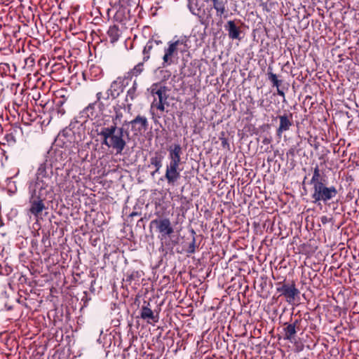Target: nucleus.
Wrapping results in <instances>:
<instances>
[{
	"instance_id": "7ed1b4c3",
	"label": "nucleus",
	"mask_w": 359,
	"mask_h": 359,
	"mask_svg": "<svg viewBox=\"0 0 359 359\" xmlns=\"http://www.w3.org/2000/svg\"><path fill=\"white\" fill-rule=\"evenodd\" d=\"M190 40L187 36H175L163 49L162 67H166L178 62L179 55L189 53Z\"/></svg>"
},
{
	"instance_id": "72a5a7b5",
	"label": "nucleus",
	"mask_w": 359,
	"mask_h": 359,
	"mask_svg": "<svg viewBox=\"0 0 359 359\" xmlns=\"http://www.w3.org/2000/svg\"><path fill=\"white\" fill-rule=\"evenodd\" d=\"M189 9H190V11H192V10H193V8H191V7L189 6Z\"/></svg>"
},
{
	"instance_id": "bb28decb",
	"label": "nucleus",
	"mask_w": 359,
	"mask_h": 359,
	"mask_svg": "<svg viewBox=\"0 0 359 359\" xmlns=\"http://www.w3.org/2000/svg\"><path fill=\"white\" fill-rule=\"evenodd\" d=\"M136 97V83H135L127 92L126 100L130 98V100H133Z\"/></svg>"
},
{
	"instance_id": "aec40b11",
	"label": "nucleus",
	"mask_w": 359,
	"mask_h": 359,
	"mask_svg": "<svg viewBox=\"0 0 359 359\" xmlns=\"http://www.w3.org/2000/svg\"><path fill=\"white\" fill-rule=\"evenodd\" d=\"M109 97L107 95V97H104L102 92H98L96 94V100L93 102L102 114H104L107 107L109 105Z\"/></svg>"
},
{
	"instance_id": "a878e982",
	"label": "nucleus",
	"mask_w": 359,
	"mask_h": 359,
	"mask_svg": "<svg viewBox=\"0 0 359 359\" xmlns=\"http://www.w3.org/2000/svg\"><path fill=\"white\" fill-rule=\"evenodd\" d=\"M65 102V100H59L55 105V108L53 110V113H57L58 117L62 116L65 113V109L62 107Z\"/></svg>"
},
{
	"instance_id": "a211bd4d",
	"label": "nucleus",
	"mask_w": 359,
	"mask_h": 359,
	"mask_svg": "<svg viewBox=\"0 0 359 359\" xmlns=\"http://www.w3.org/2000/svg\"><path fill=\"white\" fill-rule=\"evenodd\" d=\"M160 44H162V41L160 39H155L154 37L151 38L147 41L142 51L144 55L143 62H146L150 58V53L154 46H158Z\"/></svg>"
},
{
	"instance_id": "9d476101",
	"label": "nucleus",
	"mask_w": 359,
	"mask_h": 359,
	"mask_svg": "<svg viewBox=\"0 0 359 359\" xmlns=\"http://www.w3.org/2000/svg\"><path fill=\"white\" fill-rule=\"evenodd\" d=\"M102 117L103 114L93 103L89 104L80 113V118H83V121L90 119L98 122Z\"/></svg>"
},
{
	"instance_id": "20e7f679",
	"label": "nucleus",
	"mask_w": 359,
	"mask_h": 359,
	"mask_svg": "<svg viewBox=\"0 0 359 359\" xmlns=\"http://www.w3.org/2000/svg\"><path fill=\"white\" fill-rule=\"evenodd\" d=\"M99 135L102 138V144L112 149L116 154H122L126 146L124 139L123 128L115 126L102 128Z\"/></svg>"
},
{
	"instance_id": "b1692460",
	"label": "nucleus",
	"mask_w": 359,
	"mask_h": 359,
	"mask_svg": "<svg viewBox=\"0 0 359 359\" xmlns=\"http://www.w3.org/2000/svg\"><path fill=\"white\" fill-rule=\"evenodd\" d=\"M120 35V31L117 26L114 25L109 27L107 31V36L111 43L116 42L119 39Z\"/></svg>"
},
{
	"instance_id": "412c9836",
	"label": "nucleus",
	"mask_w": 359,
	"mask_h": 359,
	"mask_svg": "<svg viewBox=\"0 0 359 359\" xmlns=\"http://www.w3.org/2000/svg\"><path fill=\"white\" fill-rule=\"evenodd\" d=\"M213 8L216 10L217 16L222 17L226 13L228 0H212Z\"/></svg>"
},
{
	"instance_id": "6ab92c4d",
	"label": "nucleus",
	"mask_w": 359,
	"mask_h": 359,
	"mask_svg": "<svg viewBox=\"0 0 359 359\" xmlns=\"http://www.w3.org/2000/svg\"><path fill=\"white\" fill-rule=\"evenodd\" d=\"M225 29L228 32L229 37L231 39H240L241 30L233 20H229L225 25Z\"/></svg>"
},
{
	"instance_id": "5701e85b",
	"label": "nucleus",
	"mask_w": 359,
	"mask_h": 359,
	"mask_svg": "<svg viewBox=\"0 0 359 359\" xmlns=\"http://www.w3.org/2000/svg\"><path fill=\"white\" fill-rule=\"evenodd\" d=\"M163 156L161 151H156L154 154L150 158V164L156 168V172H159L162 167V162Z\"/></svg>"
},
{
	"instance_id": "c756f323",
	"label": "nucleus",
	"mask_w": 359,
	"mask_h": 359,
	"mask_svg": "<svg viewBox=\"0 0 359 359\" xmlns=\"http://www.w3.org/2000/svg\"><path fill=\"white\" fill-rule=\"evenodd\" d=\"M330 219L326 216H323L320 218V221L323 224H326L329 222Z\"/></svg>"
},
{
	"instance_id": "7c9ffc66",
	"label": "nucleus",
	"mask_w": 359,
	"mask_h": 359,
	"mask_svg": "<svg viewBox=\"0 0 359 359\" xmlns=\"http://www.w3.org/2000/svg\"><path fill=\"white\" fill-rule=\"evenodd\" d=\"M166 73L168 74L167 79H168L170 77V74L168 72H166ZM164 78H165V79H166L165 76H164Z\"/></svg>"
},
{
	"instance_id": "9b49d317",
	"label": "nucleus",
	"mask_w": 359,
	"mask_h": 359,
	"mask_svg": "<svg viewBox=\"0 0 359 359\" xmlns=\"http://www.w3.org/2000/svg\"><path fill=\"white\" fill-rule=\"evenodd\" d=\"M181 163L169 162L166 165L165 177L170 184H174L180 177L181 169L180 165Z\"/></svg>"
},
{
	"instance_id": "393cba45",
	"label": "nucleus",
	"mask_w": 359,
	"mask_h": 359,
	"mask_svg": "<svg viewBox=\"0 0 359 359\" xmlns=\"http://www.w3.org/2000/svg\"><path fill=\"white\" fill-rule=\"evenodd\" d=\"M144 70V64L143 62H140L137 65H135L132 69L128 71L126 73V77L127 79H132L133 77H136L139 76Z\"/></svg>"
},
{
	"instance_id": "4468645a",
	"label": "nucleus",
	"mask_w": 359,
	"mask_h": 359,
	"mask_svg": "<svg viewBox=\"0 0 359 359\" xmlns=\"http://www.w3.org/2000/svg\"><path fill=\"white\" fill-rule=\"evenodd\" d=\"M169 162L181 163L182 147L179 144L170 146L168 149Z\"/></svg>"
},
{
	"instance_id": "dca6fc26",
	"label": "nucleus",
	"mask_w": 359,
	"mask_h": 359,
	"mask_svg": "<svg viewBox=\"0 0 359 359\" xmlns=\"http://www.w3.org/2000/svg\"><path fill=\"white\" fill-rule=\"evenodd\" d=\"M278 118L280 120V125L276 130V133L277 135L280 137L283 132L288 130L292 126V114H290V115L284 114L279 116Z\"/></svg>"
},
{
	"instance_id": "473e14b6",
	"label": "nucleus",
	"mask_w": 359,
	"mask_h": 359,
	"mask_svg": "<svg viewBox=\"0 0 359 359\" xmlns=\"http://www.w3.org/2000/svg\"><path fill=\"white\" fill-rule=\"evenodd\" d=\"M225 143H226V141L224 140L222 141V144H224Z\"/></svg>"
},
{
	"instance_id": "1a4fd4ad",
	"label": "nucleus",
	"mask_w": 359,
	"mask_h": 359,
	"mask_svg": "<svg viewBox=\"0 0 359 359\" xmlns=\"http://www.w3.org/2000/svg\"><path fill=\"white\" fill-rule=\"evenodd\" d=\"M126 125H130L131 131L134 135H142L149 127V122L146 116L137 115L130 121H126Z\"/></svg>"
},
{
	"instance_id": "423d86ee",
	"label": "nucleus",
	"mask_w": 359,
	"mask_h": 359,
	"mask_svg": "<svg viewBox=\"0 0 359 359\" xmlns=\"http://www.w3.org/2000/svg\"><path fill=\"white\" fill-rule=\"evenodd\" d=\"M150 89L151 94L154 97L151 107V109L156 108L162 114L165 109V106H168V88L161 84L154 83Z\"/></svg>"
},
{
	"instance_id": "2eb2a0df",
	"label": "nucleus",
	"mask_w": 359,
	"mask_h": 359,
	"mask_svg": "<svg viewBox=\"0 0 359 359\" xmlns=\"http://www.w3.org/2000/svg\"><path fill=\"white\" fill-rule=\"evenodd\" d=\"M143 276L144 272L142 271H132L126 273L125 281L133 287L136 288L137 286L140 285V279Z\"/></svg>"
},
{
	"instance_id": "ddd939ff",
	"label": "nucleus",
	"mask_w": 359,
	"mask_h": 359,
	"mask_svg": "<svg viewBox=\"0 0 359 359\" xmlns=\"http://www.w3.org/2000/svg\"><path fill=\"white\" fill-rule=\"evenodd\" d=\"M124 79L121 77L117 78L114 81L107 90V94L108 97H111L113 99L116 98L123 91L124 89Z\"/></svg>"
},
{
	"instance_id": "4be33fe9",
	"label": "nucleus",
	"mask_w": 359,
	"mask_h": 359,
	"mask_svg": "<svg viewBox=\"0 0 359 359\" xmlns=\"http://www.w3.org/2000/svg\"><path fill=\"white\" fill-rule=\"evenodd\" d=\"M269 80L272 83L273 87L277 88V93L278 95L285 97V93L280 89V86L282 83V81L278 79V76L276 74L272 72H268L267 73Z\"/></svg>"
},
{
	"instance_id": "6e6552de",
	"label": "nucleus",
	"mask_w": 359,
	"mask_h": 359,
	"mask_svg": "<svg viewBox=\"0 0 359 359\" xmlns=\"http://www.w3.org/2000/svg\"><path fill=\"white\" fill-rule=\"evenodd\" d=\"M278 285V287H277L276 290L280 293V295L283 296L286 302L290 304H294L296 297L299 294V291L296 287L295 284L294 283L291 284L279 283Z\"/></svg>"
},
{
	"instance_id": "f8f14e48",
	"label": "nucleus",
	"mask_w": 359,
	"mask_h": 359,
	"mask_svg": "<svg viewBox=\"0 0 359 359\" xmlns=\"http://www.w3.org/2000/svg\"><path fill=\"white\" fill-rule=\"evenodd\" d=\"M300 320H295L292 323H285L283 330V339L293 342L299 330V325Z\"/></svg>"
},
{
	"instance_id": "0eeeda50",
	"label": "nucleus",
	"mask_w": 359,
	"mask_h": 359,
	"mask_svg": "<svg viewBox=\"0 0 359 359\" xmlns=\"http://www.w3.org/2000/svg\"><path fill=\"white\" fill-rule=\"evenodd\" d=\"M150 224L155 225L161 240L170 238L174 233V228L169 218L156 219L152 220Z\"/></svg>"
},
{
	"instance_id": "cd10ccee",
	"label": "nucleus",
	"mask_w": 359,
	"mask_h": 359,
	"mask_svg": "<svg viewBox=\"0 0 359 359\" xmlns=\"http://www.w3.org/2000/svg\"><path fill=\"white\" fill-rule=\"evenodd\" d=\"M122 118V113L121 111H116L115 116L113 118V125L117 126L118 121H120Z\"/></svg>"
},
{
	"instance_id": "f3484780",
	"label": "nucleus",
	"mask_w": 359,
	"mask_h": 359,
	"mask_svg": "<svg viewBox=\"0 0 359 359\" xmlns=\"http://www.w3.org/2000/svg\"><path fill=\"white\" fill-rule=\"evenodd\" d=\"M147 306H142L141 309L140 317L142 319L147 320L148 323H156L158 321V316L154 315L153 311Z\"/></svg>"
},
{
	"instance_id": "f03ea898",
	"label": "nucleus",
	"mask_w": 359,
	"mask_h": 359,
	"mask_svg": "<svg viewBox=\"0 0 359 359\" xmlns=\"http://www.w3.org/2000/svg\"><path fill=\"white\" fill-rule=\"evenodd\" d=\"M309 184L312 186L311 198L315 203L321 201L326 203L337 194V190L334 186H326V180L322 176L318 165L313 169Z\"/></svg>"
},
{
	"instance_id": "c85d7f7f",
	"label": "nucleus",
	"mask_w": 359,
	"mask_h": 359,
	"mask_svg": "<svg viewBox=\"0 0 359 359\" xmlns=\"http://www.w3.org/2000/svg\"><path fill=\"white\" fill-rule=\"evenodd\" d=\"M195 251V240L194 239L192 243L189 245V252L193 253Z\"/></svg>"
},
{
	"instance_id": "2f4dec72",
	"label": "nucleus",
	"mask_w": 359,
	"mask_h": 359,
	"mask_svg": "<svg viewBox=\"0 0 359 359\" xmlns=\"http://www.w3.org/2000/svg\"><path fill=\"white\" fill-rule=\"evenodd\" d=\"M158 172H156V170L151 172V175L154 176L156 173H158Z\"/></svg>"
},
{
	"instance_id": "39448f33",
	"label": "nucleus",
	"mask_w": 359,
	"mask_h": 359,
	"mask_svg": "<svg viewBox=\"0 0 359 359\" xmlns=\"http://www.w3.org/2000/svg\"><path fill=\"white\" fill-rule=\"evenodd\" d=\"M28 193L29 204L28 213L38 219L41 215L42 212L46 209L43 201L51 192L29 187Z\"/></svg>"
},
{
	"instance_id": "f257e3e1",
	"label": "nucleus",
	"mask_w": 359,
	"mask_h": 359,
	"mask_svg": "<svg viewBox=\"0 0 359 359\" xmlns=\"http://www.w3.org/2000/svg\"><path fill=\"white\" fill-rule=\"evenodd\" d=\"M54 158L55 161L46 159L43 163L39 165L36 173V180L31 182L29 187L46 191H53V167L57 166V163L62 165L60 161L65 160L62 156V151L55 150L54 151Z\"/></svg>"
}]
</instances>
